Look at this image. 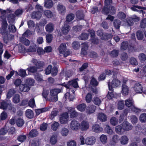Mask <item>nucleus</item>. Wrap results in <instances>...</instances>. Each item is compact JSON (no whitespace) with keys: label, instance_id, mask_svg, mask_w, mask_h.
Masks as SVG:
<instances>
[{"label":"nucleus","instance_id":"f257e3e1","mask_svg":"<svg viewBox=\"0 0 146 146\" xmlns=\"http://www.w3.org/2000/svg\"><path fill=\"white\" fill-rule=\"evenodd\" d=\"M112 80H110L108 82L109 90L111 92H108L107 96V98L109 99H111L114 97V94L112 91L113 89V87H117L121 84V82L118 80L117 79H114L112 81Z\"/></svg>","mask_w":146,"mask_h":146},{"label":"nucleus","instance_id":"f03ea898","mask_svg":"<svg viewBox=\"0 0 146 146\" xmlns=\"http://www.w3.org/2000/svg\"><path fill=\"white\" fill-rule=\"evenodd\" d=\"M112 0H105V5L102 11L103 13L105 15H107L108 13L112 15L115 14L116 11L115 7L112 6L109 7V5L112 3Z\"/></svg>","mask_w":146,"mask_h":146},{"label":"nucleus","instance_id":"7ed1b4c3","mask_svg":"<svg viewBox=\"0 0 146 146\" xmlns=\"http://www.w3.org/2000/svg\"><path fill=\"white\" fill-rule=\"evenodd\" d=\"M61 90L59 89H54L50 91V97L49 98V101L56 102L58 100L57 94L60 92Z\"/></svg>","mask_w":146,"mask_h":146},{"label":"nucleus","instance_id":"20e7f679","mask_svg":"<svg viewBox=\"0 0 146 146\" xmlns=\"http://www.w3.org/2000/svg\"><path fill=\"white\" fill-rule=\"evenodd\" d=\"M8 24L5 18L1 22V28H0V34L3 36L7 35L9 32L7 29Z\"/></svg>","mask_w":146,"mask_h":146},{"label":"nucleus","instance_id":"39448f33","mask_svg":"<svg viewBox=\"0 0 146 146\" xmlns=\"http://www.w3.org/2000/svg\"><path fill=\"white\" fill-rule=\"evenodd\" d=\"M66 44L64 43H62L58 48L59 52L60 54H63L64 57H66L70 54L68 50H66Z\"/></svg>","mask_w":146,"mask_h":146},{"label":"nucleus","instance_id":"423d86ee","mask_svg":"<svg viewBox=\"0 0 146 146\" xmlns=\"http://www.w3.org/2000/svg\"><path fill=\"white\" fill-rule=\"evenodd\" d=\"M139 20V18L136 15H133L131 17H129L126 19V23L125 25L130 26L133 25L134 22H137Z\"/></svg>","mask_w":146,"mask_h":146},{"label":"nucleus","instance_id":"0eeeda50","mask_svg":"<svg viewBox=\"0 0 146 146\" xmlns=\"http://www.w3.org/2000/svg\"><path fill=\"white\" fill-rule=\"evenodd\" d=\"M97 35L100 36L101 39L104 40H108L111 38L112 36L111 34L103 33L101 30H99L97 32Z\"/></svg>","mask_w":146,"mask_h":146},{"label":"nucleus","instance_id":"6e6552de","mask_svg":"<svg viewBox=\"0 0 146 146\" xmlns=\"http://www.w3.org/2000/svg\"><path fill=\"white\" fill-rule=\"evenodd\" d=\"M77 80H78V79L69 81L67 84L65 85V86L67 88H71L72 86L74 88L78 87V86Z\"/></svg>","mask_w":146,"mask_h":146},{"label":"nucleus","instance_id":"1a4fd4ad","mask_svg":"<svg viewBox=\"0 0 146 146\" xmlns=\"http://www.w3.org/2000/svg\"><path fill=\"white\" fill-rule=\"evenodd\" d=\"M70 127L72 130L76 131L80 128V125L78 121L73 120L70 123Z\"/></svg>","mask_w":146,"mask_h":146},{"label":"nucleus","instance_id":"9d476101","mask_svg":"<svg viewBox=\"0 0 146 146\" xmlns=\"http://www.w3.org/2000/svg\"><path fill=\"white\" fill-rule=\"evenodd\" d=\"M88 32L91 35V40L92 42L94 44H97L98 43V38H95V32L94 31L89 29Z\"/></svg>","mask_w":146,"mask_h":146},{"label":"nucleus","instance_id":"9b49d317","mask_svg":"<svg viewBox=\"0 0 146 146\" xmlns=\"http://www.w3.org/2000/svg\"><path fill=\"white\" fill-rule=\"evenodd\" d=\"M68 113H67L65 112L62 114L60 119V123L63 124L66 123L68 122Z\"/></svg>","mask_w":146,"mask_h":146},{"label":"nucleus","instance_id":"f8f14e48","mask_svg":"<svg viewBox=\"0 0 146 146\" xmlns=\"http://www.w3.org/2000/svg\"><path fill=\"white\" fill-rule=\"evenodd\" d=\"M96 142V139L93 136L88 137L86 139V144L92 145L94 144Z\"/></svg>","mask_w":146,"mask_h":146},{"label":"nucleus","instance_id":"ddd939ff","mask_svg":"<svg viewBox=\"0 0 146 146\" xmlns=\"http://www.w3.org/2000/svg\"><path fill=\"white\" fill-rule=\"evenodd\" d=\"M10 100L3 101L1 102L0 108L3 110H6L9 107L11 106V104Z\"/></svg>","mask_w":146,"mask_h":146},{"label":"nucleus","instance_id":"4468645a","mask_svg":"<svg viewBox=\"0 0 146 146\" xmlns=\"http://www.w3.org/2000/svg\"><path fill=\"white\" fill-rule=\"evenodd\" d=\"M31 62L36 66L37 68H39L42 67L44 65V63L42 61L37 60L36 59L33 58Z\"/></svg>","mask_w":146,"mask_h":146},{"label":"nucleus","instance_id":"2eb2a0df","mask_svg":"<svg viewBox=\"0 0 146 146\" xmlns=\"http://www.w3.org/2000/svg\"><path fill=\"white\" fill-rule=\"evenodd\" d=\"M133 88L135 92L137 93H141L143 92V87L139 83H136Z\"/></svg>","mask_w":146,"mask_h":146},{"label":"nucleus","instance_id":"dca6fc26","mask_svg":"<svg viewBox=\"0 0 146 146\" xmlns=\"http://www.w3.org/2000/svg\"><path fill=\"white\" fill-rule=\"evenodd\" d=\"M82 48L81 54L83 55H86L87 54V50L88 49V46L87 43H84L82 44Z\"/></svg>","mask_w":146,"mask_h":146},{"label":"nucleus","instance_id":"f3484780","mask_svg":"<svg viewBox=\"0 0 146 146\" xmlns=\"http://www.w3.org/2000/svg\"><path fill=\"white\" fill-rule=\"evenodd\" d=\"M122 126L124 130L129 131L132 129V126L128 121H125L122 123Z\"/></svg>","mask_w":146,"mask_h":146},{"label":"nucleus","instance_id":"a211bd4d","mask_svg":"<svg viewBox=\"0 0 146 146\" xmlns=\"http://www.w3.org/2000/svg\"><path fill=\"white\" fill-rule=\"evenodd\" d=\"M119 140L121 144L123 145L127 144L129 141L128 137L125 135L121 136Z\"/></svg>","mask_w":146,"mask_h":146},{"label":"nucleus","instance_id":"6ab92c4d","mask_svg":"<svg viewBox=\"0 0 146 146\" xmlns=\"http://www.w3.org/2000/svg\"><path fill=\"white\" fill-rule=\"evenodd\" d=\"M89 127V124L86 121H83L81 123L80 128L82 131H85L88 129Z\"/></svg>","mask_w":146,"mask_h":146},{"label":"nucleus","instance_id":"aec40b11","mask_svg":"<svg viewBox=\"0 0 146 146\" xmlns=\"http://www.w3.org/2000/svg\"><path fill=\"white\" fill-rule=\"evenodd\" d=\"M96 107L94 105H90L87 107L86 112L87 113L90 114L93 113L96 110Z\"/></svg>","mask_w":146,"mask_h":146},{"label":"nucleus","instance_id":"412c9836","mask_svg":"<svg viewBox=\"0 0 146 146\" xmlns=\"http://www.w3.org/2000/svg\"><path fill=\"white\" fill-rule=\"evenodd\" d=\"M69 112H71L70 113V116L72 118H74L76 117L78 115V112L74 110L72 108L69 107L67 108Z\"/></svg>","mask_w":146,"mask_h":146},{"label":"nucleus","instance_id":"4be33fe9","mask_svg":"<svg viewBox=\"0 0 146 146\" xmlns=\"http://www.w3.org/2000/svg\"><path fill=\"white\" fill-rule=\"evenodd\" d=\"M51 108L48 107L43 108L41 109H36L35 110L36 115H39L40 113L45 112L50 109Z\"/></svg>","mask_w":146,"mask_h":146},{"label":"nucleus","instance_id":"5701e85b","mask_svg":"<svg viewBox=\"0 0 146 146\" xmlns=\"http://www.w3.org/2000/svg\"><path fill=\"white\" fill-rule=\"evenodd\" d=\"M57 10L59 13L61 14H64L66 12L65 7L61 4H58V5Z\"/></svg>","mask_w":146,"mask_h":146},{"label":"nucleus","instance_id":"b1692460","mask_svg":"<svg viewBox=\"0 0 146 146\" xmlns=\"http://www.w3.org/2000/svg\"><path fill=\"white\" fill-rule=\"evenodd\" d=\"M119 140V137L116 134L114 135L111 140V142L112 143L111 145L112 146H114Z\"/></svg>","mask_w":146,"mask_h":146},{"label":"nucleus","instance_id":"393cba45","mask_svg":"<svg viewBox=\"0 0 146 146\" xmlns=\"http://www.w3.org/2000/svg\"><path fill=\"white\" fill-rule=\"evenodd\" d=\"M92 129L96 133H99L103 130V128L98 124H94L92 126Z\"/></svg>","mask_w":146,"mask_h":146},{"label":"nucleus","instance_id":"a878e982","mask_svg":"<svg viewBox=\"0 0 146 146\" xmlns=\"http://www.w3.org/2000/svg\"><path fill=\"white\" fill-rule=\"evenodd\" d=\"M115 129L116 132L119 135L123 134L125 132L123 128L120 125L116 126Z\"/></svg>","mask_w":146,"mask_h":146},{"label":"nucleus","instance_id":"bb28decb","mask_svg":"<svg viewBox=\"0 0 146 146\" xmlns=\"http://www.w3.org/2000/svg\"><path fill=\"white\" fill-rule=\"evenodd\" d=\"M42 16V13L40 11L34 12L32 14L31 17L33 19H39Z\"/></svg>","mask_w":146,"mask_h":146},{"label":"nucleus","instance_id":"cd10ccee","mask_svg":"<svg viewBox=\"0 0 146 146\" xmlns=\"http://www.w3.org/2000/svg\"><path fill=\"white\" fill-rule=\"evenodd\" d=\"M54 25L53 23H49L45 27L46 31L48 33H51L54 30Z\"/></svg>","mask_w":146,"mask_h":146},{"label":"nucleus","instance_id":"c85d7f7f","mask_svg":"<svg viewBox=\"0 0 146 146\" xmlns=\"http://www.w3.org/2000/svg\"><path fill=\"white\" fill-rule=\"evenodd\" d=\"M70 27L67 25V23H65L62 29V31L64 35L68 34L70 30Z\"/></svg>","mask_w":146,"mask_h":146},{"label":"nucleus","instance_id":"c756f323","mask_svg":"<svg viewBox=\"0 0 146 146\" xmlns=\"http://www.w3.org/2000/svg\"><path fill=\"white\" fill-rule=\"evenodd\" d=\"M25 115L27 117L29 118H32L34 116L33 111L31 110L27 109L25 112Z\"/></svg>","mask_w":146,"mask_h":146},{"label":"nucleus","instance_id":"7c9ffc66","mask_svg":"<svg viewBox=\"0 0 146 146\" xmlns=\"http://www.w3.org/2000/svg\"><path fill=\"white\" fill-rule=\"evenodd\" d=\"M44 6L46 8L50 9L52 7L53 4L52 0H44Z\"/></svg>","mask_w":146,"mask_h":146},{"label":"nucleus","instance_id":"2f4dec72","mask_svg":"<svg viewBox=\"0 0 146 146\" xmlns=\"http://www.w3.org/2000/svg\"><path fill=\"white\" fill-rule=\"evenodd\" d=\"M129 92L128 87L125 84H123L122 88L121 93L123 95H127Z\"/></svg>","mask_w":146,"mask_h":146},{"label":"nucleus","instance_id":"473e14b6","mask_svg":"<svg viewBox=\"0 0 146 146\" xmlns=\"http://www.w3.org/2000/svg\"><path fill=\"white\" fill-rule=\"evenodd\" d=\"M126 106L128 107L131 108L134 105L133 101L132 98H129L125 101Z\"/></svg>","mask_w":146,"mask_h":146},{"label":"nucleus","instance_id":"72a5a7b5","mask_svg":"<svg viewBox=\"0 0 146 146\" xmlns=\"http://www.w3.org/2000/svg\"><path fill=\"white\" fill-rule=\"evenodd\" d=\"M30 89V87L26 84L24 85H21L19 86L20 90L22 92H28L29 90Z\"/></svg>","mask_w":146,"mask_h":146},{"label":"nucleus","instance_id":"f704fd0d","mask_svg":"<svg viewBox=\"0 0 146 146\" xmlns=\"http://www.w3.org/2000/svg\"><path fill=\"white\" fill-rule=\"evenodd\" d=\"M44 15L48 18H51L53 16V14L50 10H46L43 12Z\"/></svg>","mask_w":146,"mask_h":146},{"label":"nucleus","instance_id":"c9c22d12","mask_svg":"<svg viewBox=\"0 0 146 146\" xmlns=\"http://www.w3.org/2000/svg\"><path fill=\"white\" fill-rule=\"evenodd\" d=\"M57 137L56 134L53 135L51 136L50 141L52 145H54L56 144L57 142Z\"/></svg>","mask_w":146,"mask_h":146},{"label":"nucleus","instance_id":"e433bc0d","mask_svg":"<svg viewBox=\"0 0 146 146\" xmlns=\"http://www.w3.org/2000/svg\"><path fill=\"white\" fill-rule=\"evenodd\" d=\"M76 108L78 111L83 112L85 111L86 108V106L85 104H82L78 105Z\"/></svg>","mask_w":146,"mask_h":146},{"label":"nucleus","instance_id":"4c0bfd02","mask_svg":"<svg viewBox=\"0 0 146 146\" xmlns=\"http://www.w3.org/2000/svg\"><path fill=\"white\" fill-rule=\"evenodd\" d=\"M75 17V15L74 14L70 13L68 14L66 16V20L65 23H68V22H70L73 20Z\"/></svg>","mask_w":146,"mask_h":146},{"label":"nucleus","instance_id":"58836bf2","mask_svg":"<svg viewBox=\"0 0 146 146\" xmlns=\"http://www.w3.org/2000/svg\"><path fill=\"white\" fill-rule=\"evenodd\" d=\"M136 130L138 131H141L144 135H146V127L143 128L142 129L141 128V126L138 125L135 127Z\"/></svg>","mask_w":146,"mask_h":146},{"label":"nucleus","instance_id":"ea45409f","mask_svg":"<svg viewBox=\"0 0 146 146\" xmlns=\"http://www.w3.org/2000/svg\"><path fill=\"white\" fill-rule=\"evenodd\" d=\"M98 118L102 121H105L107 120L106 116L104 113H99L98 115Z\"/></svg>","mask_w":146,"mask_h":146},{"label":"nucleus","instance_id":"a19ab883","mask_svg":"<svg viewBox=\"0 0 146 146\" xmlns=\"http://www.w3.org/2000/svg\"><path fill=\"white\" fill-rule=\"evenodd\" d=\"M100 141L103 144H105L107 143L108 141L107 136L105 135L102 134L100 137Z\"/></svg>","mask_w":146,"mask_h":146},{"label":"nucleus","instance_id":"79ce46f5","mask_svg":"<svg viewBox=\"0 0 146 146\" xmlns=\"http://www.w3.org/2000/svg\"><path fill=\"white\" fill-rule=\"evenodd\" d=\"M59 123L57 122L54 121L51 125V129L54 131H56L59 126Z\"/></svg>","mask_w":146,"mask_h":146},{"label":"nucleus","instance_id":"37998d69","mask_svg":"<svg viewBox=\"0 0 146 146\" xmlns=\"http://www.w3.org/2000/svg\"><path fill=\"white\" fill-rule=\"evenodd\" d=\"M38 131L36 129H32L30 132L29 136L30 137H35L38 135Z\"/></svg>","mask_w":146,"mask_h":146},{"label":"nucleus","instance_id":"c03bdc74","mask_svg":"<svg viewBox=\"0 0 146 146\" xmlns=\"http://www.w3.org/2000/svg\"><path fill=\"white\" fill-rule=\"evenodd\" d=\"M76 17L78 20H80L83 19L84 15L82 11H78L76 13Z\"/></svg>","mask_w":146,"mask_h":146},{"label":"nucleus","instance_id":"a18cd8bd","mask_svg":"<svg viewBox=\"0 0 146 146\" xmlns=\"http://www.w3.org/2000/svg\"><path fill=\"white\" fill-rule=\"evenodd\" d=\"M25 122L23 119L21 118H18L16 120V123L19 127H22L24 124Z\"/></svg>","mask_w":146,"mask_h":146},{"label":"nucleus","instance_id":"49530a36","mask_svg":"<svg viewBox=\"0 0 146 146\" xmlns=\"http://www.w3.org/2000/svg\"><path fill=\"white\" fill-rule=\"evenodd\" d=\"M15 16L13 14H10L8 16V20L10 23H13L15 20Z\"/></svg>","mask_w":146,"mask_h":146},{"label":"nucleus","instance_id":"de8ad7c7","mask_svg":"<svg viewBox=\"0 0 146 146\" xmlns=\"http://www.w3.org/2000/svg\"><path fill=\"white\" fill-rule=\"evenodd\" d=\"M20 40L22 43H23L26 46H28L30 44L29 41L23 37L20 38Z\"/></svg>","mask_w":146,"mask_h":146},{"label":"nucleus","instance_id":"09e8293b","mask_svg":"<svg viewBox=\"0 0 146 146\" xmlns=\"http://www.w3.org/2000/svg\"><path fill=\"white\" fill-rule=\"evenodd\" d=\"M36 45L32 46H30L29 48L27 50V52H34L36 51Z\"/></svg>","mask_w":146,"mask_h":146},{"label":"nucleus","instance_id":"8fccbe9b","mask_svg":"<svg viewBox=\"0 0 146 146\" xmlns=\"http://www.w3.org/2000/svg\"><path fill=\"white\" fill-rule=\"evenodd\" d=\"M8 29L9 32L11 33H15L17 30L15 27L14 25L11 24L9 25Z\"/></svg>","mask_w":146,"mask_h":146},{"label":"nucleus","instance_id":"3c124183","mask_svg":"<svg viewBox=\"0 0 146 146\" xmlns=\"http://www.w3.org/2000/svg\"><path fill=\"white\" fill-rule=\"evenodd\" d=\"M117 17L119 19L122 20L125 18L126 15L123 12H120L117 14Z\"/></svg>","mask_w":146,"mask_h":146},{"label":"nucleus","instance_id":"603ef678","mask_svg":"<svg viewBox=\"0 0 146 146\" xmlns=\"http://www.w3.org/2000/svg\"><path fill=\"white\" fill-rule=\"evenodd\" d=\"M72 47L75 50L79 49L80 47V44L77 41H74L72 44Z\"/></svg>","mask_w":146,"mask_h":146},{"label":"nucleus","instance_id":"864d4df0","mask_svg":"<svg viewBox=\"0 0 146 146\" xmlns=\"http://www.w3.org/2000/svg\"><path fill=\"white\" fill-rule=\"evenodd\" d=\"M20 99V96L18 94H16L13 98V101L15 103H17L19 102Z\"/></svg>","mask_w":146,"mask_h":146},{"label":"nucleus","instance_id":"5fc2aeb1","mask_svg":"<svg viewBox=\"0 0 146 146\" xmlns=\"http://www.w3.org/2000/svg\"><path fill=\"white\" fill-rule=\"evenodd\" d=\"M27 137L25 135H19L17 137L18 140L21 142L24 141L26 139Z\"/></svg>","mask_w":146,"mask_h":146},{"label":"nucleus","instance_id":"6e6d98bb","mask_svg":"<svg viewBox=\"0 0 146 146\" xmlns=\"http://www.w3.org/2000/svg\"><path fill=\"white\" fill-rule=\"evenodd\" d=\"M70 92L66 93L65 95V98L66 99H68L70 101H72L74 98V96L71 95L70 94Z\"/></svg>","mask_w":146,"mask_h":146},{"label":"nucleus","instance_id":"4d7b16f0","mask_svg":"<svg viewBox=\"0 0 146 146\" xmlns=\"http://www.w3.org/2000/svg\"><path fill=\"white\" fill-rule=\"evenodd\" d=\"M68 130L67 129L64 127L62 128L60 132L62 136H66L68 135Z\"/></svg>","mask_w":146,"mask_h":146},{"label":"nucleus","instance_id":"13d9d810","mask_svg":"<svg viewBox=\"0 0 146 146\" xmlns=\"http://www.w3.org/2000/svg\"><path fill=\"white\" fill-rule=\"evenodd\" d=\"M92 97L90 93H88L86 97V100L87 103H89L92 100Z\"/></svg>","mask_w":146,"mask_h":146},{"label":"nucleus","instance_id":"bf43d9fd","mask_svg":"<svg viewBox=\"0 0 146 146\" xmlns=\"http://www.w3.org/2000/svg\"><path fill=\"white\" fill-rule=\"evenodd\" d=\"M93 101L95 104L98 106L102 102L101 99L98 97L94 98Z\"/></svg>","mask_w":146,"mask_h":146},{"label":"nucleus","instance_id":"052dcab7","mask_svg":"<svg viewBox=\"0 0 146 146\" xmlns=\"http://www.w3.org/2000/svg\"><path fill=\"white\" fill-rule=\"evenodd\" d=\"M15 93V91L13 89H10L8 92L7 95V98H10Z\"/></svg>","mask_w":146,"mask_h":146},{"label":"nucleus","instance_id":"680f3d73","mask_svg":"<svg viewBox=\"0 0 146 146\" xmlns=\"http://www.w3.org/2000/svg\"><path fill=\"white\" fill-rule=\"evenodd\" d=\"M139 119L142 122H144L146 121V113L141 114L139 117Z\"/></svg>","mask_w":146,"mask_h":146},{"label":"nucleus","instance_id":"e2e57ef3","mask_svg":"<svg viewBox=\"0 0 146 146\" xmlns=\"http://www.w3.org/2000/svg\"><path fill=\"white\" fill-rule=\"evenodd\" d=\"M28 105L32 108H33L36 106L35 101L34 98L31 99L28 102Z\"/></svg>","mask_w":146,"mask_h":146},{"label":"nucleus","instance_id":"0e129e2a","mask_svg":"<svg viewBox=\"0 0 146 146\" xmlns=\"http://www.w3.org/2000/svg\"><path fill=\"white\" fill-rule=\"evenodd\" d=\"M128 47V42L127 41L123 42L121 44V49L124 50L126 49Z\"/></svg>","mask_w":146,"mask_h":146},{"label":"nucleus","instance_id":"69168bd1","mask_svg":"<svg viewBox=\"0 0 146 146\" xmlns=\"http://www.w3.org/2000/svg\"><path fill=\"white\" fill-rule=\"evenodd\" d=\"M35 82V80L34 79L29 78L27 79L26 80V83L27 85L29 86H33V85Z\"/></svg>","mask_w":146,"mask_h":146},{"label":"nucleus","instance_id":"338daca9","mask_svg":"<svg viewBox=\"0 0 146 146\" xmlns=\"http://www.w3.org/2000/svg\"><path fill=\"white\" fill-rule=\"evenodd\" d=\"M57 115V111L56 110H54L51 112V114L50 115L49 118L51 119H54V117L56 116Z\"/></svg>","mask_w":146,"mask_h":146},{"label":"nucleus","instance_id":"774afa93","mask_svg":"<svg viewBox=\"0 0 146 146\" xmlns=\"http://www.w3.org/2000/svg\"><path fill=\"white\" fill-rule=\"evenodd\" d=\"M76 142L74 140L68 141L67 143V146H76Z\"/></svg>","mask_w":146,"mask_h":146}]
</instances>
